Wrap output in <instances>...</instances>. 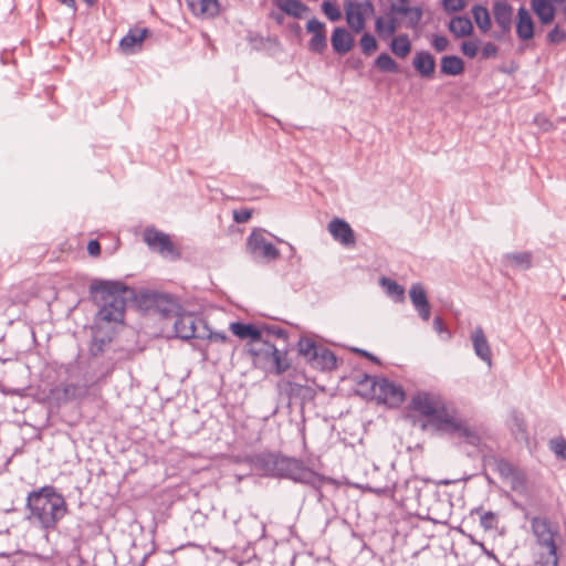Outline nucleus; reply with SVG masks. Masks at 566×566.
Masks as SVG:
<instances>
[{
	"instance_id": "obj_1",
	"label": "nucleus",
	"mask_w": 566,
	"mask_h": 566,
	"mask_svg": "<svg viewBox=\"0 0 566 566\" xmlns=\"http://www.w3.org/2000/svg\"><path fill=\"white\" fill-rule=\"evenodd\" d=\"M67 512L64 495L53 485H43L27 495L25 518L31 526L45 534L56 531Z\"/></svg>"
},
{
	"instance_id": "obj_2",
	"label": "nucleus",
	"mask_w": 566,
	"mask_h": 566,
	"mask_svg": "<svg viewBox=\"0 0 566 566\" xmlns=\"http://www.w3.org/2000/svg\"><path fill=\"white\" fill-rule=\"evenodd\" d=\"M255 464L273 476L286 478L313 488H321L331 480L307 468L302 460L273 453L256 455Z\"/></svg>"
},
{
	"instance_id": "obj_3",
	"label": "nucleus",
	"mask_w": 566,
	"mask_h": 566,
	"mask_svg": "<svg viewBox=\"0 0 566 566\" xmlns=\"http://www.w3.org/2000/svg\"><path fill=\"white\" fill-rule=\"evenodd\" d=\"M409 408L427 418L423 427H430L437 432L452 433L460 429V423L436 395L419 391L412 396Z\"/></svg>"
},
{
	"instance_id": "obj_4",
	"label": "nucleus",
	"mask_w": 566,
	"mask_h": 566,
	"mask_svg": "<svg viewBox=\"0 0 566 566\" xmlns=\"http://www.w3.org/2000/svg\"><path fill=\"white\" fill-rule=\"evenodd\" d=\"M91 291L99 294V310L96 314L95 323L99 325L122 324L125 316L126 300L124 293L127 287L115 281H98L91 285Z\"/></svg>"
},
{
	"instance_id": "obj_5",
	"label": "nucleus",
	"mask_w": 566,
	"mask_h": 566,
	"mask_svg": "<svg viewBox=\"0 0 566 566\" xmlns=\"http://www.w3.org/2000/svg\"><path fill=\"white\" fill-rule=\"evenodd\" d=\"M250 354L255 364H264V367L272 368L276 375L285 373L291 366L287 350L276 348L274 344L263 337L251 346Z\"/></svg>"
},
{
	"instance_id": "obj_6",
	"label": "nucleus",
	"mask_w": 566,
	"mask_h": 566,
	"mask_svg": "<svg viewBox=\"0 0 566 566\" xmlns=\"http://www.w3.org/2000/svg\"><path fill=\"white\" fill-rule=\"evenodd\" d=\"M378 403L388 408H399L406 400V392L401 385L385 378H376L371 385Z\"/></svg>"
},
{
	"instance_id": "obj_7",
	"label": "nucleus",
	"mask_w": 566,
	"mask_h": 566,
	"mask_svg": "<svg viewBox=\"0 0 566 566\" xmlns=\"http://www.w3.org/2000/svg\"><path fill=\"white\" fill-rule=\"evenodd\" d=\"M247 249L254 260L272 262L280 256L277 248L265 238L262 230H253L247 239Z\"/></svg>"
},
{
	"instance_id": "obj_8",
	"label": "nucleus",
	"mask_w": 566,
	"mask_h": 566,
	"mask_svg": "<svg viewBox=\"0 0 566 566\" xmlns=\"http://www.w3.org/2000/svg\"><path fill=\"white\" fill-rule=\"evenodd\" d=\"M143 237L151 251L164 256L179 258L180 253L167 233L157 230L155 227H147Z\"/></svg>"
},
{
	"instance_id": "obj_9",
	"label": "nucleus",
	"mask_w": 566,
	"mask_h": 566,
	"mask_svg": "<svg viewBox=\"0 0 566 566\" xmlns=\"http://www.w3.org/2000/svg\"><path fill=\"white\" fill-rule=\"evenodd\" d=\"M374 12L371 1H348L345 7L346 22L356 33L365 29L366 17Z\"/></svg>"
},
{
	"instance_id": "obj_10",
	"label": "nucleus",
	"mask_w": 566,
	"mask_h": 566,
	"mask_svg": "<svg viewBox=\"0 0 566 566\" xmlns=\"http://www.w3.org/2000/svg\"><path fill=\"white\" fill-rule=\"evenodd\" d=\"M327 230L332 238L343 247H354L356 244V235L350 224L340 218H333Z\"/></svg>"
},
{
	"instance_id": "obj_11",
	"label": "nucleus",
	"mask_w": 566,
	"mask_h": 566,
	"mask_svg": "<svg viewBox=\"0 0 566 566\" xmlns=\"http://www.w3.org/2000/svg\"><path fill=\"white\" fill-rule=\"evenodd\" d=\"M409 297L419 317L428 322L431 315V305L423 285L419 282L413 283L409 289Z\"/></svg>"
},
{
	"instance_id": "obj_12",
	"label": "nucleus",
	"mask_w": 566,
	"mask_h": 566,
	"mask_svg": "<svg viewBox=\"0 0 566 566\" xmlns=\"http://www.w3.org/2000/svg\"><path fill=\"white\" fill-rule=\"evenodd\" d=\"M147 28H130L125 36L119 41V48L125 54H134L140 51L145 39L148 36Z\"/></svg>"
},
{
	"instance_id": "obj_13",
	"label": "nucleus",
	"mask_w": 566,
	"mask_h": 566,
	"mask_svg": "<svg viewBox=\"0 0 566 566\" xmlns=\"http://www.w3.org/2000/svg\"><path fill=\"white\" fill-rule=\"evenodd\" d=\"M470 340L475 355L491 367L492 349L483 328L480 326L475 327L470 335Z\"/></svg>"
},
{
	"instance_id": "obj_14",
	"label": "nucleus",
	"mask_w": 566,
	"mask_h": 566,
	"mask_svg": "<svg viewBox=\"0 0 566 566\" xmlns=\"http://www.w3.org/2000/svg\"><path fill=\"white\" fill-rule=\"evenodd\" d=\"M532 528L541 546L548 549V555H555L557 553V546L554 539V533L552 532L549 524L545 520L534 518L532 521Z\"/></svg>"
},
{
	"instance_id": "obj_15",
	"label": "nucleus",
	"mask_w": 566,
	"mask_h": 566,
	"mask_svg": "<svg viewBox=\"0 0 566 566\" xmlns=\"http://www.w3.org/2000/svg\"><path fill=\"white\" fill-rule=\"evenodd\" d=\"M493 15L495 23L501 29L502 33H509L511 31L513 20L512 6L505 0L495 1L493 6Z\"/></svg>"
},
{
	"instance_id": "obj_16",
	"label": "nucleus",
	"mask_w": 566,
	"mask_h": 566,
	"mask_svg": "<svg viewBox=\"0 0 566 566\" xmlns=\"http://www.w3.org/2000/svg\"><path fill=\"white\" fill-rule=\"evenodd\" d=\"M196 322L197 318L191 313L178 315L174 323L176 336L185 340L195 338L197 331Z\"/></svg>"
},
{
	"instance_id": "obj_17",
	"label": "nucleus",
	"mask_w": 566,
	"mask_h": 566,
	"mask_svg": "<svg viewBox=\"0 0 566 566\" xmlns=\"http://www.w3.org/2000/svg\"><path fill=\"white\" fill-rule=\"evenodd\" d=\"M472 523H479L484 531H493L497 528L499 516L496 513L491 511H484L482 507L471 510L467 517Z\"/></svg>"
},
{
	"instance_id": "obj_18",
	"label": "nucleus",
	"mask_w": 566,
	"mask_h": 566,
	"mask_svg": "<svg viewBox=\"0 0 566 566\" xmlns=\"http://www.w3.org/2000/svg\"><path fill=\"white\" fill-rule=\"evenodd\" d=\"M336 363L335 354L331 349L319 346L308 364L315 369L332 370L336 368Z\"/></svg>"
},
{
	"instance_id": "obj_19",
	"label": "nucleus",
	"mask_w": 566,
	"mask_h": 566,
	"mask_svg": "<svg viewBox=\"0 0 566 566\" xmlns=\"http://www.w3.org/2000/svg\"><path fill=\"white\" fill-rule=\"evenodd\" d=\"M413 67L422 77L430 78L434 73V57L427 51H419L413 57Z\"/></svg>"
},
{
	"instance_id": "obj_20",
	"label": "nucleus",
	"mask_w": 566,
	"mask_h": 566,
	"mask_svg": "<svg viewBox=\"0 0 566 566\" xmlns=\"http://www.w3.org/2000/svg\"><path fill=\"white\" fill-rule=\"evenodd\" d=\"M331 41L334 51L338 54H345L349 52L354 45L353 36L344 28H335Z\"/></svg>"
},
{
	"instance_id": "obj_21",
	"label": "nucleus",
	"mask_w": 566,
	"mask_h": 566,
	"mask_svg": "<svg viewBox=\"0 0 566 566\" xmlns=\"http://www.w3.org/2000/svg\"><path fill=\"white\" fill-rule=\"evenodd\" d=\"M187 4L195 15L216 17L220 10L218 0H187Z\"/></svg>"
},
{
	"instance_id": "obj_22",
	"label": "nucleus",
	"mask_w": 566,
	"mask_h": 566,
	"mask_svg": "<svg viewBox=\"0 0 566 566\" xmlns=\"http://www.w3.org/2000/svg\"><path fill=\"white\" fill-rule=\"evenodd\" d=\"M516 33L521 40H531L534 36V23L530 12L520 8L517 12Z\"/></svg>"
},
{
	"instance_id": "obj_23",
	"label": "nucleus",
	"mask_w": 566,
	"mask_h": 566,
	"mask_svg": "<svg viewBox=\"0 0 566 566\" xmlns=\"http://www.w3.org/2000/svg\"><path fill=\"white\" fill-rule=\"evenodd\" d=\"M231 332L241 339L250 338L252 345L258 343L262 338V332L253 324H247L241 322L231 323Z\"/></svg>"
},
{
	"instance_id": "obj_24",
	"label": "nucleus",
	"mask_w": 566,
	"mask_h": 566,
	"mask_svg": "<svg viewBox=\"0 0 566 566\" xmlns=\"http://www.w3.org/2000/svg\"><path fill=\"white\" fill-rule=\"evenodd\" d=\"M484 436L481 429H473L462 421V442L474 447L480 453H483Z\"/></svg>"
},
{
	"instance_id": "obj_25",
	"label": "nucleus",
	"mask_w": 566,
	"mask_h": 566,
	"mask_svg": "<svg viewBox=\"0 0 566 566\" xmlns=\"http://www.w3.org/2000/svg\"><path fill=\"white\" fill-rule=\"evenodd\" d=\"M531 4L543 24H548L554 20L555 8L549 0H532Z\"/></svg>"
},
{
	"instance_id": "obj_26",
	"label": "nucleus",
	"mask_w": 566,
	"mask_h": 566,
	"mask_svg": "<svg viewBox=\"0 0 566 566\" xmlns=\"http://www.w3.org/2000/svg\"><path fill=\"white\" fill-rule=\"evenodd\" d=\"M507 426L516 440H527V427L523 416L512 411L507 419Z\"/></svg>"
},
{
	"instance_id": "obj_27",
	"label": "nucleus",
	"mask_w": 566,
	"mask_h": 566,
	"mask_svg": "<svg viewBox=\"0 0 566 566\" xmlns=\"http://www.w3.org/2000/svg\"><path fill=\"white\" fill-rule=\"evenodd\" d=\"M380 285L394 302L402 303L405 301V289L396 281L384 276L380 279Z\"/></svg>"
},
{
	"instance_id": "obj_28",
	"label": "nucleus",
	"mask_w": 566,
	"mask_h": 566,
	"mask_svg": "<svg viewBox=\"0 0 566 566\" xmlns=\"http://www.w3.org/2000/svg\"><path fill=\"white\" fill-rule=\"evenodd\" d=\"M532 253L528 251L507 253L504 255L505 261L513 268L528 270L532 266Z\"/></svg>"
},
{
	"instance_id": "obj_29",
	"label": "nucleus",
	"mask_w": 566,
	"mask_h": 566,
	"mask_svg": "<svg viewBox=\"0 0 566 566\" xmlns=\"http://www.w3.org/2000/svg\"><path fill=\"white\" fill-rule=\"evenodd\" d=\"M277 6L284 13L294 18H301L308 10L301 0H281Z\"/></svg>"
},
{
	"instance_id": "obj_30",
	"label": "nucleus",
	"mask_w": 566,
	"mask_h": 566,
	"mask_svg": "<svg viewBox=\"0 0 566 566\" xmlns=\"http://www.w3.org/2000/svg\"><path fill=\"white\" fill-rule=\"evenodd\" d=\"M99 325H96V331L94 332L93 338L88 346V352L92 356H99L105 352L106 345L112 342L111 336H99Z\"/></svg>"
},
{
	"instance_id": "obj_31",
	"label": "nucleus",
	"mask_w": 566,
	"mask_h": 566,
	"mask_svg": "<svg viewBox=\"0 0 566 566\" xmlns=\"http://www.w3.org/2000/svg\"><path fill=\"white\" fill-rule=\"evenodd\" d=\"M321 345H317L315 340L308 337H301L297 342V352L303 356L307 363L311 361L312 357L316 355L317 349Z\"/></svg>"
},
{
	"instance_id": "obj_32",
	"label": "nucleus",
	"mask_w": 566,
	"mask_h": 566,
	"mask_svg": "<svg viewBox=\"0 0 566 566\" xmlns=\"http://www.w3.org/2000/svg\"><path fill=\"white\" fill-rule=\"evenodd\" d=\"M409 0H398V4L394 6V11L401 15H410V19L418 23L421 19L422 12L419 8H411L408 6Z\"/></svg>"
},
{
	"instance_id": "obj_33",
	"label": "nucleus",
	"mask_w": 566,
	"mask_h": 566,
	"mask_svg": "<svg viewBox=\"0 0 566 566\" xmlns=\"http://www.w3.org/2000/svg\"><path fill=\"white\" fill-rule=\"evenodd\" d=\"M473 18L482 32H488L491 28V18L488 9L482 6L473 8Z\"/></svg>"
},
{
	"instance_id": "obj_34",
	"label": "nucleus",
	"mask_w": 566,
	"mask_h": 566,
	"mask_svg": "<svg viewBox=\"0 0 566 566\" xmlns=\"http://www.w3.org/2000/svg\"><path fill=\"white\" fill-rule=\"evenodd\" d=\"M390 49L395 55L405 57L411 50V43L407 35H399L391 41Z\"/></svg>"
},
{
	"instance_id": "obj_35",
	"label": "nucleus",
	"mask_w": 566,
	"mask_h": 566,
	"mask_svg": "<svg viewBox=\"0 0 566 566\" xmlns=\"http://www.w3.org/2000/svg\"><path fill=\"white\" fill-rule=\"evenodd\" d=\"M375 66L381 72L398 73L399 66L388 53H380L375 60Z\"/></svg>"
},
{
	"instance_id": "obj_36",
	"label": "nucleus",
	"mask_w": 566,
	"mask_h": 566,
	"mask_svg": "<svg viewBox=\"0 0 566 566\" xmlns=\"http://www.w3.org/2000/svg\"><path fill=\"white\" fill-rule=\"evenodd\" d=\"M441 73L447 75L460 74V57L455 55L443 56L441 61Z\"/></svg>"
},
{
	"instance_id": "obj_37",
	"label": "nucleus",
	"mask_w": 566,
	"mask_h": 566,
	"mask_svg": "<svg viewBox=\"0 0 566 566\" xmlns=\"http://www.w3.org/2000/svg\"><path fill=\"white\" fill-rule=\"evenodd\" d=\"M376 31L381 35H392L396 32V23L394 19L385 20L384 18L379 17L376 20L375 23Z\"/></svg>"
},
{
	"instance_id": "obj_38",
	"label": "nucleus",
	"mask_w": 566,
	"mask_h": 566,
	"mask_svg": "<svg viewBox=\"0 0 566 566\" xmlns=\"http://www.w3.org/2000/svg\"><path fill=\"white\" fill-rule=\"evenodd\" d=\"M360 49L365 55H370L377 50V40L370 33H364L360 38Z\"/></svg>"
},
{
	"instance_id": "obj_39",
	"label": "nucleus",
	"mask_w": 566,
	"mask_h": 566,
	"mask_svg": "<svg viewBox=\"0 0 566 566\" xmlns=\"http://www.w3.org/2000/svg\"><path fill=\"white\" fill-rule=\"evenodd\" d=\"M326 33H318L311 38L308 41V49L315 53H323L326 49Z\"/></svg>"
},
{
	"instance_id": "obj_40",
	"label": "nucleus",
	"mask_w": 566,
	"mask_h": 566,
	"mask_svg": "<svg viewBox=\"0 0 566 566\" xmlns=\"http://www.w3.org/2000/svg\"><path fill=\"white\" fill-rule=\"evenodd\" d=\"M323 12L331 21H338L342 17V12L336 3L327 0L322 4Z\"/></svg>"
},
{
	"instance_id": "obj_41",
	"label": "nucleus",
	"mask_w": 566,
	"mask_h": 566,
	"mask_svg": "<svg viewBox=\"0 0 566 566\" xmlns=\"http://www.w3.org/2000/svg\"><path fill=\"white\" fill-rule=\"evenodd\" d=\"M551 44H560L566 41V32L559 25H555L547 34Z\"/></svg>"
},
{
	"instance_id": "obj_42",
	"label": "nucleus",
	"mask_w": 566,
	"mask_h": 566,
	"mask_svg": "<svg viewBox=\"0 0 566 566\" xmlns=\"http://www.w3.org/2000/svg\"><path fill=\"white\" fill-rule=\"evenodd\" d=\"M551 449L560 459H566V440L563 437L551 440Z\"/></svg>"
},
{
	"instance_id": "obj_43",
	"label": "nucleus",
	"mask_w": 566,
	"mask_h": 566,
	"mask_svg": "<svg viewBox=\"0 0 566 566\" xmlns=\"http://www.w3.org/2000/svg\"><path fill=\"white\" fill-rule=\"evenodd\" d=\"M306 30L307 32L312 33L313 35L318 33H326L325 32V24L317 20L316 18H312L306 23Z\"/></svg>"
},
{
	"instance_id": "obj_44",
	"label": "nucleus",
	"mask_w": 566,
	"mask_h": 566,
	"mask_svg": "<svg viewBox=\"0 0 566 566\" xmlns=\"http://www.w3.org/2000/svg\"><path fill=\"white\" fill-rule=\"evenodd\" d=\"M251 217H252V210H250L248 208L233 210V220L237 223H245L251 219Z\"/></svg>"
},
{
	"instance_id": "obj_45",
	"label": "nucleus",
	"mask_w": 566,
	"mask_h": 566,
	"mask_svg": "<svg viewBox=\"0 0 566 566\" xmlns=\"http://www.w3.org/2000/svg\"><path fill=\"white\" fill-rule=\"evenodd\" d=\"M478 52H479V46L476 43L471 42V41L462 42V54H464L469 57H473L478 54Z\"/></svg>"
},
{
	"instance_id": "obj_46",
	"label": "nucleus",
	"mask_w": 566,
	"mask_h": 566,
	"mask_svg": "<svg viewBox=\"0 0 566 566\" xmlns=\"http://www.w3.org/2000/svg\"><path fill=\"white\" fill-rule=\"evenodd\" d=\"M448 39L443 35H434L431 42L432 46L438 52L444 51L448 46Z\"/></svg>"
},
{
	"instance_id": "obj_47",
	"label": "nucleus",
	"mask_w": 566,
	"mask_h": 566,
	"mask_svg": "<svg viewBox=\"0 0 566 566\" xmlns=\"http://www.w3.org/2000/svg\"><path fill=\"white\" fill-rule=\"evenodd\" d=\"M496 53H497V46L492 42H488L481 49L482 59L493 57L496 55Z\"/></svg>"
},
{
	"instance_id": "obj_48",
	"label": "nucleus",
	"mask_w": 566,
	"mask_h": 566,
	"mask_svg": "<svg viewBox=\"0 0 566 566\" xmlns=\"http://www.w3.org/2000/svg\"><path fill=\"white\" fill-rule=\"evenodd\" d=\"M443 9L448 13L457 12L460 10V0H443Z\"/></svg>"
},
{
	"instance_id": "obj_49",
	"label": "nucleus",
	"mask_w": 566,
	"mask_h": 566,
	"mask_svg": "<svg viewBox=\"0 0 566 566\" xmlns=\"http://www.w3.org/2000/svg\"><path fill=\"white\" fill-rule=\"evenodd\" d=\"M450 31L455 38H460V15H454L449 23Z\"/></svg>"
},
{
	"instance_id": "obj_50",
	"label": "nucleus",
	"mask_w": 566,
	"mask_h": 566,
	"mask_svg": "<svg viewBox=\"0 0 566 566\" xmlns=\"http://www.w3.org/2000/svg\"><path fill=\"white\" fill-rule=\"evenodd\" d=\"M87 251L91 255L97 256L101 253V245L97 240H91L87 244Z\"/></svg>"
},
{
	"instance_id": "obj_51",
	"label": "nucleus",
	"mask_w": 566,
	"mask_h": 566,
	"mask_svg": "<svg viewBox=\"0 0 566 566\" xmlns=\"http://www.w3.org/2000/svg\"><path fill=\"white\" fill-rule=\"evenodd\" d=\"M539 566H558L557 553H555V555H548L545 560L539 563Z\"/></svg>"
},
{
	"instance_id": "obj_52",
	"label": "nucleus",
	"mask_w": 566,
	"mask_h": 566,
	"mask_svg": "<svg viewBox=\"0 0 566 566\" xmlns=\"http://www.w3.org/2000/svg\"><path fill=\"white\" fill-rule=\"evenodd\" d=\"M268 333L269 334H273L275 337L277 338H282L283 340H286L287 338V333L285 329L281 328V327H276V328H272V329H268Z\"/></svg>"
},
{
	"instance_id": "obj_53",
	"label": "nucleus",
	"mask_w": 566,
	"mask_h": 566,
	"mask_svg": "<svg viewBox=\"0 0 566 566\" xmlns=\"http://www.w3.org/2000/svg\"><path fill=\"white\" fill-rule=\"evenodd\" d=\"M471 29H472V23H471L470 19L462 17V27H461L462 36L465 34H469L471 32Z\"/></svg>"
},
{
	"instance_id": "obj_54",
	"label": "nucleus",
	"mask_w": 566,
	"mask_h": 566,
	"mask_svg": "<svg viewBox=\"0 0 566 566\" xmlns=\"http://www.w3.org/2000/svg\"><path fill=\"white\" fill-rule=\"evenodd\" d=\"M433 326H434V329L441 334L443 332V321L441 317L437 316L434 317L433 319Z\"/></svg>"
},
{
	"instance_id": "obj_55",
	"label": "nucleus",
	"mask_w": 566,
	"mask_h": 566,
	"mask_svg": "<svg viewBox=\"0 0 566 566\" xmlns=\"http://www.w3.org/2000/svg\"><path fill=\"white\" fill-rule=\"evenodd\" d=\"M250 522H251V524H254L255 526H258L260 528L259 532L254 535V537L259 538V537L263 536L264 526L261 523H259L255 518H252Z\"/></svg>"
},
{
	"instance_id": "obj_56",
	"label": "nucleus",
	"mask_w": 566,
	"mask_h": 566,
	"mask_svg": "<svg viewBox=\"0 0 566 566\" xmlns=\"http://www.w3.org/2000/svg\"><path fill=\"white\" fill-rule=\"evenodd\" d=\"M61 4L67 7V8H71V9H76V2L75 0H57Z\"/></svg>"
},
{
	"instance_id": "obj_57",
	"label": "nucleus",
	"mask_w": 566,
	"mask_h": 566,
	"mask_svg": "<svg viewBox=\"0 0 566 566\" xmlns=\"http://www.w3.org/2000/svg\"><path fill=\"white\" fill-rule=\"evenodd\" d=\"M363 356L368 357L370 360L378 361V358L375 357L373 354L368 353L367 350H358Z\"/></svg>"
},
{
	"instance_id": "obj_58",
	"label": "nucleus",
	"mask_w": 566,
	"mask_h": 566,
	"mask_svg": "<svg viewBox=\"0 0 566 566\" xmlns=\"http://www.w3.org/2000/svg\"><path fill=\"white\" fill-rule=\"evenodd\" d=\"M214 338L220 342H226L228 339L227 335L223 333H216Z\"/></svg>"
},
{
	"instance_id": "obj_59",
	"label": "nucleus",
	"mask_w": 566,
	"mask_h": 566,
	"mask_svg": "<svg viewBox=\"0 0 566 566\" xmlns=\"http://www.w3.org/2000/svg\"><path fill=\"white\" fill-rule=\"evenodd\" d=\"M87 6L92 7L96 3L97 0H83Z\"/></svg>"
},
{
	"instance_id": "obj_60",
	"label": "nucleus",
	"mask_w": 566,
	"mask_h": 566,
	"mask_svg": "<svg viewBox=\"0 0 566 566\" xmlns=\"http://www.w3.org/2000/svg\"><path fill=\"white\" fill-rule=\"evenodd\" d=\"M510 465L507 463H500V469L503 472L505 469H509Z\"/></svg>"
},
{
	"instance_id": "obj_61",
	"label": "nucleus",
	"mask_w": 566,
	"mask_h": 566,
	"mask_svg": "<svg viewBox=\"0 0 566 566\" xmlns=\"http://www.w3.org/2000/svg\"><path fill=\"white\" fill-rule=\"evenodd\" d=\"M374 492L378 495L380 494H384L385 493V490L384 489H375Z\"/></svg>"
},
{
	"instance_id": "obj_62",
	"label": "nucleus",
	"mask_w": 566,
	"mask_h": 566,
	"mask_svg": "<svg viewBox=\"0 0 566 566\" xmlns=\"http://www.w3.org/2000/svg\"><path fill=\"white\" fill-rule=\"evenodd\" d=\"M554 2H556V3H562V4H564V6L566 4V0H554Z\"/></svg>"
}]
</instances>
